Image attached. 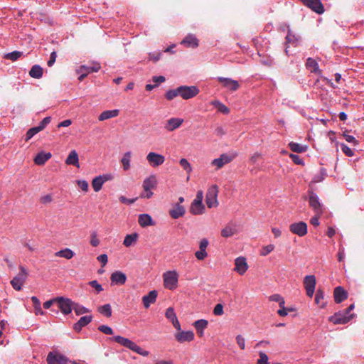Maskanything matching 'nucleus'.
<instances>
[{
  "instance_id": "1",
  "label": "nucleus",
  "mask_w": 364,
  "mask_h": 364,
  "mask_svg": "<svg viewBox=\"0 0 364 364\" xmlns=\"http://www.w3.org/2000/svg\"><path fill=\"white\" fill-rule=\"evenodd\" d=\"M112 340L117 343L124 346L131 350L138 353L143 356L149 355V353L147 350L142 349L140 346L136 345L134 342L132 341L129 338L122 337L121 336H115L112 338Z\"/></svg>"
},
{
  "instance_id": "2",
  "label": "nucleus",
  "mask_w": 364,
  "mask_h": 364,
  "mask_svg": "<svg viewBox=\"0 0 364 364\" xmlns=\"http://www.w3.org/2000/svg\"><path fill=\"white\" fill-rule=\"evenodd\" d=\"M164 286L165 288L173 290L178 287V274L176 271H167L163 274Z\"/></svg>"
},
{
  "instance_id": "3",
  "label": "nucleus",
  "mask_w": 364,
  "mask_h": 364,
  "mask_svg": "<svg viewBox=\"0 0 364 364\" xmlns=\"http://www.w3.org/2000/svg\"><path fill=\"white\" fill-rule=\"evenodd\" d=\"M218 186L217 185L211 186L207 191L205 196V203L209 208L218 207L219 205L218 200Z\"/></svg>"
},
{
  "instance_id": "4",
  "label": "nucleus",
  "mask_w": 364,
  "mask_h": 364,
  "mask_svg": "<svg viewBox=\"0 0 364 364\" xmlns=\"http://www.w3.org/2000/svg\"><path fill=\"white\" fill-rule=\"evenodd\" d=\"M203 191H198L196 198L193 200L190 207L191 213L193 215H201L204 213L205 205L203 204Z\"/></svg>"
},
{
  "instance_id": "5",
  "label": "nucleus",
  "mask_w": 364,
  "mask_h": 364,
  "mask_svg": "<svg viewBox=\"0 0 364 364\" xmlns=\"http://www.w3.org/2000/svg\"><path fill=\"white\" fill-rule=\"evenodd\" d=\"M308 193L309 206L314 210L315 214L317 215H322L323 208L318 196L312 191H309Z\"/></svg>"
},
{
  "instance_id": "6",
  "label": "nucleus",
  "mask_w": 364,
  "mask_h": 364,
  "mask_svg": "<svg viewBox=\"0 0 364 364\" xmlns=\"http://www.w3.org/2000/svg\"><path fill=\"white\" fill-rule=\"evenodd\" d=\"M179 96L183 100H188L196 97L199 93V89L197 86H179Z\"/></svg>"
},
{
  "instance_id": "7",
  "label": "nucleus",
  "mask_w": 364,
  "mask_h": 364,
  "mask_svg": "<svg viewBox=\"0 0 364 364\" xmlns=\"http://www.w3.org/2000/svg\"><path fill=\"white\" fill-rule=\"evenodd\" d=\"M21 272L11 281V284L16 291L21 289L22 285L24 284L28 273L23 267H20Z\"/></svg>"
},
{
  "instance_id": "8",
  "label": "nucleus",
  "mask_w": 364,
  "mask_h": 364,
  "mask_svg": "<svg viewBox=\"0 0 364 364\" xmlns=\"http://www.w3.org/2000/svg\"><path fill=\"white\" fill-rule=\"evenodd\" d=\"M55 301L58 304V307L64 314H68L72 311L75 302L72 301L71 299L63 297H57L55 298Z\"/></svg>"
},
{
  "instance_id": "9",
  "label": "nucleus",
  "mask_w": 364,
  "mask_h": 364,
  "mask_svg": "<svg viewBox=\"0 0 364 364\" xmlns=\"http://www.w3.org/2000/svg\"><path fill=\"white\" fill-rule=\"evenodd\" d=\"M46 360L48 364H77L68 360L65 356L53 352L48 353Z\"/></svg>"
},
{
  "instance_id": "10",
  "label": "nucleus",
  "mask_w": 364,
  "mask_h": 364,
  "mask_svg": "<svg viewBox=\"0 0 364 364\" xmlns=\"http://www.w3.org/2000/svg\"><path fill=\"white\" fill-rule=\"evenodd\" d=\"M353 317V314H346V311L344 310L336 313L333 316L330 317L329 321L334 324H344L348 323Z\"/></svg>"
},
{
  "instance_id": "11",
  "label": "nucleus",
  "mask_w": 364,
  "mask_h": 364,
  "mask_svg": "<svg viewBox=\"0 0 364 364\" xmlns=\"http://www.w3.org/2000/svg\"><path fill=\"white\" fill-rule=\"evenodd\" d=\"M316 284V280L314 275H307L304 279V285L306 291V295L309 297H312L315 287Z\"/></svg>"
},
{
  "instance_id": "12",
  "label": "nucleus",
  "mask_w": 364,
  "mask_h": 364,
  "mask_svg": "<svg viewBox=\"0 0 364 364\" xmlns=\"http://www.w3.org/2000/svg\"><path fill=\"white\" fill-rule=\"evenodd\" d=\"M218 81L222 85L225 89L235 92L240 87V84L237 80H232L228 77H218Z\"/></svg>"
},
{
  "instance_id": "13",
  "label": "nucleus",
  "mask_w": 364,
  "mask_h": 364,
  "mask_svg": "<svg viewBox=\"0 0 364 364\" xmlns=\"http://www.w3.org/2000/svg\"><path fill=\"white\" fill-rule=\"evenodd\" d=\"M289 230L299 237H303L307 233V225L302 221L294 223L289 225Z\"/></svg>"
},
{
  "instance_id": "14",
  "label": "nucleus",
  "mask_w": 364,
  "mask_h": 364,
  "mask_svg": "<svg viewBox=\"0 0 364 364\" xmlns=\"http://www.w3.org/2000/svg\"><path fill=\"white\" fill-rule=\"evenodd\" d=\"M146 160L152 167H157L163 164L165 161V157L156 152H149L146 156Z\"/></svg>"
},
{
  "instance_id": "15",
  "label": "nucleus",
  "mask_w": 364,
  "mask_h": 364,
  "mask_svg": "<svg viewBox=\"0 0 364 364\" xmlns=\"http://www.w3.org/2000/svg\"><path fill=\"white\" fill-rule=\"evenodd\" d=\"M303 4L316 14H321L324 8L320 0H301Z\"/></svg>"
},
{
  "instance_id": "16",
  "label": "nucleus",
  "mask_w": 364,
  "mask_h": 364,
  "mask_svg": "<svg viewBox=\"0 0 364 364\" xmlns=\"http://www.w3.org/2000/svg\"><path fill=\"white\" fill-rule=\"evenodd\" d=\"M233 160V157L226 154H223L219 158L215 159L212 161V165L216 166L217 169H220L223 167L225 164L231 162Z\"/></svg>"
},
{
  "instance_id": "17",
  "label": "nucleus",
  "mask_w": 364,
  "mask_h": 364,
  "mask_svg": "<svg viewBox=\"0 0 364 364\" xmlns=\"http://www.w3.org/2000/svg\"><path fill=\"white\" fill-rule=\"evenodd\" d=\"M235 267L234 270L240 275H243L248 269V265L247 263L246 262V259L243 257L236 258L235 260Z\"/></svg>"
},
{
  "instance_id": "18",
  "label": "nucleus",
  "mask_w": 364,
  "mask_h": 364,
  "mask_svg": "<svg viewBox=\"0 0 364 364\" xmlns=\"http://www.w3.org/2000/svg\"><path fill=\"white\" fill-rule=\"evenodd\" d=\"M183 122V119L178 117L170 118L166 121L164 128L168 132H173L179 128Z\"/></svg>"
},
{
  "instance_id": "19",
  "label": "nucleus",
  "mask_w": 364,
  "mask_h": 364,
  "mask_svg": "<svg viewBox=\"0 0 364 364\" xmlns=\"http://www.w3.org/2000/svg\"><path fill=\"white\" fill-rule=\"evenodd\" d=\"M176 341L179 343L191 342L194 339V333L192 331H178L175 334Z\"/></svg>"
},
{
  "instance_id": "20",
  "label": "nucleus",
  "mask_w": 364,
  "mask_h": 364,
  "mask_svg": "<svg viewBox=\"0 0 364 364\" xmlns=\"http://www.w3.org/2000/svg\"><path fill=\"white\" fill-rule=\"evenodd\" d=\"M334 300L340 304L348 298V292L341 287H337L333 291Z\"/></svg>"
},
{
  "instance_id": "21",
  "label": "nucleus",
  "mask_w": 364,
  "mask_h": 364,
  "mask_svg": "<svg viewBox=\"0 0 364 364\" xmlns=\"http://www.w3.org/2000/svg\"><path fill=\"white\" fill-rule=\"evenodd\" d=\"M237 232L236 225L232 223H229L221 230V236L228 238L233 236Z\"/></svg>"
},
{
  "instance_id": "22",
  "label": "nucleus",
  "mask_w": 364,
  "mask_h": 364,
  "mask_svg": "<svg viewBox=\"0 0 364 364\" xmlns=\"http://www.w3.org/2000/svg\"><path fill=\"white\" fill-rule=\"evenodd\" d=\"M110 280L113 284L122 285L126 282L127 276L120 271H116L111 274Z\"/></svg>"
},
{
  "instance_id": "23",
  "label": "nucleus",
  "mask_w": 364,
  "mask_h": 364,
  "mask_svg": "<svg viewBox=\"0 0 364 364\" xmlns=\"http://www.w3.org/2000/svg\"><path fill=\"white\" fill-rule=\"evenodd\" d=\"M165 316L168 320H170L171 321L173 326L178 331L181 330L180 323L176 317V315L173 308H171V307L168 308L166 311Z\"/></svg>"
},
{
  "instance_id": "24",
  "label": "nucleus",
  "mask_w": 364,
  "mask_h": 364,
  "mask_svg": "<svg viewBox=\"0 0 364 364\" xmlns=\"http://www.w3.org/2000/svg\"><path fill=\"white\" fill-rule=\"evenodd\" d=\"M181 44L187 48H197L198 46V40L194 35L188 34L182 40Z\"/></svg>"
},
{
  "instance_id": "25",
  "label": "nucleus",
  "mask_w": 364,
  "mask_h": 364,
  "mask_svg": "<svg viewBox=\"0 0 364 364\" xmlns=\"http://www.w3.org/2000/svg\"><path fill=\"white\" fill-rule=\"evenodd\" d=\"M92 320V316H82L77 323L74 324L73 328L75 331L80 332L81 329L89 324Z\"/></svg>"
},
{
  "instance_id": "26",
  "label": "nucleus",
  "mask_w": 364,
  "mask_h": 364,
  "mask_svg": "<svg viewBox=\"0 0 364 364\" xmlns=\"http://www.w3.org/2000/svg\"><path fill=\"white\" fill-rule=\"evenodd\" d=\"M157 294H158L156 290H152L149 291L147 295H145L142 297V302L145 308H149L151 304H153L156 301Z\"/></svg>"
},
{
  "instance_id": "27",
  "label": "nucleus",
  "mask_w": 364,
  "mask_h": 364,
  "mask_svg": "<svg viewBox=\"0 0 364 364\" xmlns=\"http://www.w3.org/2000/svg\"><path fill=\"white\" fill-rule=\"evenodd\" d=\"M185 208L179 203L176 204L171 210H169V215L173 219L182 217L185 214Z\"/></svg>"
},
{
  "instance_id": "28",
  "label": "nucleus",
  "mask_w": 364,
  "mask_h": 364,
  "mask_svg": "<svg viewBox=\"0 0 364 364\" xmlns=\"http://www.w3.org/2000/svg\"><path fill=\"white\" fill-rule=\"evenodd\" d=\"M157 181L154 175H151L145 178L143 182V188L145 191H149L156 186Z\"/></svg>"
},
{
  "instance_id": "29",
  "label": "nucleus",
  "mask_w": 364,
  "mask_h": 364,
  "mask_svg": "<svg viewBox=\"0 0 364 364\" xmlns=\"http://www.w3.org/2000/svg\"><path fill=\"white\" fill-rule=\"evenodd\" d=\"M306 67L311 73H314L318 75L321 74V70L319 69L317 62L311 58H307Z\"/></svg>"
},
{
  "instance_id": "30",
  "label": "nucleus",
  "mask_w": 364,
  "mask_h": 364,
  "mask_svg": "<svg viewBox=\"0 0 364 364\" xmlns=\"http://www.w3.org/2000/svg\"><path fill=\"white\" fill-rule=\"evenodd\" d=\"M78 159V154L75 150H72L68 156L65 164L68 165H73L77 168L80 167Z\"/></svg>"
},
{
  "instance_id": "31",
  "label": "nucleus",
  "mask_w": 364,
  "mask_h": 364,
  "mask_svg": "<svg viewBox=\"0 0 364 364\" xmlns=\"http://www.w3.org/2000/svg\"><path fill=\"white\" fill-rule=\"evenodd\" d=\"M52 155L50 152H40L36 155L34 159V162L36 165L42 166L51 158Z\"/></svg>"
},
{
  "instance_id": "32",
  "label": "nucleus",
  "mask_w": 364,
  "mask_h": 364,
  "mask_svg": "<svg viewBox=\"0 0 364 364\" xmlns=\"http://www.w3.org/2000/svg\"><path fill=\"white\" fill-rule=\"evenodd\" d=\"M208 324V321L205 319H200L194 322L193 326L200 337L203 336L204 329L207 327Z\"/></svg>"
},
{
  "instance_id": "33",
  "label": "nucleus",
  "mask_w": 364,
  "mask_h": 364,
  "mask_svg": "<svg viewBox=\"0 0 364 364\" xmlns=\"http://www.w3.org/2000/svg\"><path fill=\"white\" fill-rule=\"evenodd\" d=\"M119 109L106 110L102 112L98 117L100 121H104L111 118L116 117L119 115Z\"/></svg>"
},
{
  "instance_id": "34",
  "label": "nucleus",
  "mask_w": 364,
  "mask_h": 364,
  "mask_svg": "<svg viewBox=\"0 0 364 364\" xmlns=\"http://www.w3.org/2000/svg\"><path fill=\"white\" fill-rule=\"evenodd\" d=\"M138 222L142 228L154 225V222L153 221L151 217L148 214L139 215Z\"/></svg>"
},
{
  "instance_id": "35",
  "label": "nucleus",
  "mask_w": 364,
  "mask_h": 364,
  "mask_svg": "<svg viewBox=\"0 0 364 364\" xmlns=\"http://www.w3.org/2000/svg\"><path fill=\"white\" fill-rule=\"evenodd\" d=\"M100 65L99 63H92L91 65H82L79 68V72H85L87 74L91 73L97 72L100 69Z\"/></svg>"
},
{
  "instance_id": "36",
  "label": "nucleus",
  "mask_w": 364,
  "mask_h": 364,
  "mask_svg": "<svg viewBox=\"0 0 364 364\" xmlns=\"http://www.w3.org/2000/svg\"><path fill=\"white\" fill-rule=\"evenodd\" d=\"M29 75L33 78L39 79L43 76V68L38 65H35L29 71Z\"/></svg>"
},
{
  "instance_id": "37",
  "label": "nucleus",
  "mask_w": 364,
  "mask_h": 364,
  "mask_svg": "<svg viewBox=\"0 0 364 364\" xmlns=\"http://www.w3.org/2000/svg\"><path fill=\"white\" fill-rule=\"evenodd\" d=\"M55 255L57 257H60L65 258L67 259H70L73 257V256L75 255V253L70 249L65 248L64 250H60V251L55 252Z\"/></svg>"
},
{
  "instance_id": "38",
  "label": "nucleus",
  "mask_w": 364,
  "mask_h": 364,
  "mask_svg": "<svg viewBox=\"0 0 364 364\" xmlns=\"http://www.w3.org/2000/svg\"><path fill=\"white\" fill-rule=\"evenodd\" d=\"M132 154L130 151H127L124 154L123 157L121 159V163L123 166V169L127 171L130 168V160Z\"/></svg>"
},
{
  "instance_id": "39",
  "label": "nucleus",
  "mask_w": 364,
  "mask_h": 364,
  "mask_svg": "<svg viewBox=\"0 0 364 364\" xmlns=\"http://www.w3.org/2000/svg\"><path fill=\"white\" fill-rule=\"evenodd\" d=\"M211 105L216 107L218 110L223 114H228L230 113V109L218 100L211 102Z\"/></svg>"
},
{
  "instance_id": "40",
  "label": "nucleus",
  "mask_w": 364,
  "mask_h": 364,
  "mask_svg": "<svg viewBox=\"0 0 364 364\" xmlns=\"http://www.w3.org/2000/svg\"><path fill=\"white\" fill-rule=\"evenodd\" d=\"M289 146L293 152L296 153H303L307 150L306 146H304L295 142H290L289 144Z\"/></svg>"
},
{
  "instance_id": "41",
  "label": "nucleus",
  "mask_w": 364,
  "mask_h": 364,
  "mask_svg": "<svg viewBox=\"0 0 364 364\" xmlns=\"http://www.w3.org/2000/svg\"><path fill=\"white\" fill-rule=\"evenodd\" d=\"M97 311L107 318H109L112 313L111 306L109 304L99 306Z\"/></svg>"
},
{
  "instance_id": "42",
  "label": "nucleus",
  "mask_w": 364,
  "mask_h": 364,
  "mask_svg": "<svg viewBox=\"0 0 364 364\" xmlns=\"http://www.w3.org/2000/svg\"><path fill=\"white\" fill-rule=\"evenodd\" d=\"M137 238H138V235L136 233L127 235L124 240L123 245L125 247H130L134 243L136 242Z\"/></svg>"
},
{
  "instance_id": "43",
  "label": "nucleus",
  "mask_w": 364,
  "mask_h": 364,
  "mask_svg": "<svg viewBox=\"0 0 364 364\" xmlns=\"http://www.w3.org/2000/svg\"><path fill=\"white\" fill-rule=\"evenodd\" d=\"M73 310H74L75 313L77 316L90 312V309L77 303H74Z\"/></svg>"
},
{
  "instance_id": "44",
  "label": "nucleus",
  "mask_w": 364,
  "mask_h": 364,
  "mask_svg": "<svg viewBox=\"0 0 364 364\" xmlns=\"http://www.w3.org/2000/svg\"><path fill=\"white\" fill-rule=\"evenodd\" d=\"M103 185V181L100 176H97L93 178L92 181V186L95 192H98L101 190Z\"/></svg>"
},
{
  "instance_id": "45",
  "label": "nucleus",
  "mask_w": 364,
  "mask_h": 364,
  "mask_svg": "<svg viewBox=\"0 0 364 364\" xmlns=\"http://www.w3.org/2000/svg\"><path fill=\"white\" fill-rule=\"evenodd\" d=\"M179 87H178L176 89L173 90H169L166 93V98L168 100H172L173 98H175L177 96H179Z\"/></svg>"
},
{
  "instance_id": "46",
  "label": "nucleus",
  "mask_w": 364,
  "mask_h": 364,
  "mask_svg": "<svg viewBox=\"0 0 364 364\" xmlns=\"http://www.w3.org/2000/svg\"><path fill=\"white\" fill-rule=\"evenodd\" d=\"M22 55V52L13 51L5 55L4 58L15 61Z\"/></svg>"
},
{
  "instance_id": "47",
  "label": "nucleus",
  "mask_w": 364,
  "mask_h": 364,
  "mask_svg": "<svg viewBox=\"0 0 364 364\" xmlns=\"http://www.w3.org/2000/svg\"><path fill=\"white\" fill-rule=\"evenodd\" d=\"M181 167L188 173L190 174L192 171V167L190 163L186 159H181L179 161Z\"/></svg>"
},
{
  "instance_id": "48",
  "label": "nucleus",
  "mask_w": 364,
  "mask_h": 364,
  "mask_svg": "<svg viewBox=\"0 0 364 364\" xmlns=\"http://www.w3.org/2000/svg\"><path fill=\"white\" fill-rule=\"evenodd\" d=\"M269 300L275 302H278L280 307H283L285 304L284 299L279 294H273L269 296Z\"/></svg>"
},
{
  "instance_id": "49",
  "label": "nucleus",
  "mask_w": 364,
  "mask_h": 364,
  "mask_svg": "<svg viewBox=\"0 0 364 364\" xmlns=\"http://www.w3.org/2000/svg\"><path fill=\"white\" fill-rule=\"evenodd\" d=\"M51 117H45L36 127L38 129L39 132L43 130L45 127L50 122Z\"/></svg>"
},
{
  "instance_id": "50",
  "label": "nucleus",
  "mask_w": 364,
  "mask_h": 364,
  "mask_svg": "<svg viewBox=\"0 0 364 364\" xmlns=\"http://www.w3.org/2000/svg\"><path fill=\"white\" fill-rule=\"evenodd\" d=\"M88 284L94 288L97 294L103 291L102 285L97 280L90 281Z\"/></svg>"
},
{
  "instance_id": "51",
  "label": "nucleus",
  "mask_w": 364,
  "mask_h": 364,
  "mask_svg": "<svg viewBox=\"0 0 364 364\" xmlns=\"http://www.w3.org/2000/svg\"><path fill=\"white\" fill-rule=\"evenodd\" d=\"M274 249V245H268L267 246H264L262 247V250H261V252H260V255L262 256H266L268 254H269L271 252H272Z\"/></svg>"
},
{
  "instance_id": "52",
  "label": "nucleus",
  "mask_w": 364,
  "mask_h": 364,
  "mask_svg": "<svg viewBox=\"0 0 364 364\" xmlns=\"http://www.w3.org/2000/svg\"><path fill=\"white\" fill-rule=\"evenodd\" d=\"M98 330L101 331L102 333L107 334V335H112L113 334V330L111 327L106 326V325H101L98 327Z\"/></svg>"
},
{
  "instance_id": "53",
  "label": "nucleus",
  "mask_w": 364,
  "mask_h": 364,
  "mask_svg": "<svg viewBox=\"0 0 364 364\" xmlns=\"http://www.w3.org/2000/svg\"><path fill=\"white\" fill-rule=\"evenodd\" d=\"M38 132H39V130L36 127L29 129L26 134V141H28L30 139H31L35 134H36Z\"/></svg>"
},
{
  "instance_id": "54",
  "label": "nucleus",
  "mask_w": 364,
  "mask_h": 364,
  "mask_svg": "<svg viewBox=\"0 0 364 364\" xmlns=\"http://www.w3.org/2000/svg\"><path fill=\"white\" fill-rule=\"evenodd\" d=\"M325 175H326V171L324 169H321V172L319 174H317L316 175L313 180H312V182L313 183H318V182H321L322 181L323 179H324V177H325Z\"/></svg>"
},
{
  "instance_id": "55",
  "label": "nucleus",
  "mask_w": 364,
  "mask_h": 364,
  "mask_svg": "<svg viewBox=\"0 0 364 364\" xmlns=\"http://www.w3.org/2000/svg\"><path fill=\"white\" fill-rule=\"evenodd\" d=\"M257 364H269L268 356L264 352L259 353V359L257 360Z\"/></svg>"
},
{
  "instance_id": "56",
  "label": "nucleus",
  "mask_w": 364,
  "mask_h": 364,
  "mask_svg": "<svg viewBox=\"0 0 364 364\" xmlns=\"http://www.w3.org/2000/svg\"><path fill=\"white\" fill-rule=\"evenodd\" d=\"M341 148L343 152L348 156H353V151L351 150L350 148H349L347 145L345 144H341Z\"/></svg>"
},
{
  "instance_id": "57",
  "label": "nucleus",
  "mask_w": 364,
  "mask_h": 364,
  "mask_svg": "<svg viewBox=\"0 0 364 364\" xmlns=\"http://www.w3.org/2000/svg\"><path fill=\"white\" fill-rule=\"evenodd\" d=\"M90 244L93 247H97L100 245V240L97 238V233L95 232H92L91 233Z\"/></svg>"
},
{
  "instance_id": "58",
  "label": "nucleus",
  "mask_w": 364,
  "mask_h": 364,
  "mask_svg": "<svg viewBox=\"0 0 364 364\" xmlns=\"http://www.w3.org/2000/svg\"><path fill=\"white\" fill-rule=\"evenodd\" d=\"M289 157L291 159L293 162L298 165H303L304 162L303 160L300 158V156L297 154H291L289 155Z\"/></svg>"
},
{
  "instance_id": "59",
  "label": "nucleus",
  "mask_w": 364,
  "mask_h": 364,
  "mask_svg": "<svg viewBox=\"0 0 364 364\" xmlns=\"http://www.w3.org/2000/svg\"><path fill=\"white\" fill-rule=\"evenodd\" d=\"M213 314L215 316H221L223 314V306L221 304L215 305L213 309Z\"/></svg>"
},
{
  "instance_id": "60",
  "label": "nucleus",
  "mask_w": 364,
  "mask_h": 364,
  "mask_svg": "<svg viewBox=\"0 0 364 364\" xmlns=\"http://www.w3.org/2000/svg\"><path fill=\"white\" fill-rule=\"evenodd\" d=\"M236 341H237V343L239 346V347L242 350H244L245 348V338L243 336H242L241 335H238L236 337Z\"/></svg>"
},
{
  "instance_id": "61",
  "label": "nucleus",
  "mask_w": 364,
  "mask_h": 364,
  "mask_svg": "<svg viewBox=\"0 0 364 364\" xmlns=\"http://www.w3.org/2000/svg\"><path fill=\"white\" fill-rule=\"evenodd\" d=\"M195 256L198 260H203L208 256V254L206 251L200 250L196 252Z\"/></svg>"
},
{
  "instance_id": "62",
  "label": "nucleus",
  "mask_w": 364,
  "mask_h": 364,
  "mask_svg": "<svg viewBox=\"0 0 364 364\" xmlns=\"http://www.w3.org/2000/svg\"><path fill=\"white\" fill-rule=\"evenodd\" d=\"M343 136H344L345 139H346L348 142H349V143H353V144H356L358 143V141L355 139V138L354 136H351V135H348V134H347V131H346V132H343Z\"/></svg>"
},
{
  "instance_id": "63",
  "label": "nucleus",
  "mask_w": 364,
  "mask_h": 364,
  "mask_svg": "<svg viewBox=\"0 0 364 364\" xmlns=\"http://www.w3.org/2000/svg\"><path fill=\"white\" fill-rule=\"evenodd\" d=\"M97 260L102 264V267H105L108 261V257L106 254H102L97 257Z\"/></svg>"
},
{
  "instance_id": "64",
  "label": "nucleus",
  "mask_w": 364,
  "mask_h": 364,
  "mask_svg": "<svg viewBox=\"0 0 364 364\" xmlns=\"http://www.w3.org/2000/svg\"><path fill=\"white\" fill-rule=\"evenodd\" d=\"M78 186L83 191L87 192L88 191V183L86 181H77Z\"/></svg>"
}]
</instances>
